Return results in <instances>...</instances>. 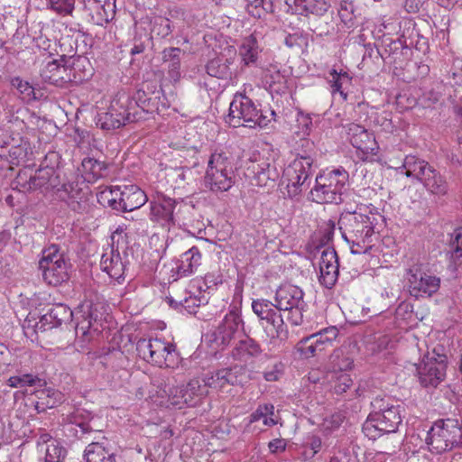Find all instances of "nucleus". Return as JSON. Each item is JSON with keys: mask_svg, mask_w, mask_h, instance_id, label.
I'll list each match as a JSON object with an SVG mask.
<instances>
[{"mask_svg": "<svg viewBox=\"0 0 462 462\" xmlns=\"http://www.w3.org/2000/svg\"><path fill=\"white\" fill-rule=\"evenodd\" d=\"M377 223L376 215L361 213H346L339 219V229L342 237L348 244L361 246V244H370L374 227Z\"/></svg>", "mask_w": 462, "mask_h": 462, "instance_id": "nucleus-1", "label": "nucleus"}, {"mask_svg": "<svg viewBox=\"0 0 462 462\" xmlns=\"http://www.w3.org/2000/svg\"><path fill=\"white\" fill-rule=\"evenodd\" d=\"M348 180V173L343 168L323 172L316 177V185L310 190L312 201L324 204L342 202V193Z\"/></svg>", "mask_w": 462, "mask_h": 462, "instance_id": "nucleus-2", "label": "nucleus"}, {"mask_svg": "<svg viewBox=\"0 0 462 462\" xmlns=\"http://www.w3.org/2000/svg\"><path fill=\"white\" fill-rule=\"evenodd\" d=\"M39 261V270L43 281L51 286H58L69 279L71 264L65 252L58 245L52 244L42 250Z\"/></svg>", "mask_w": 462, "mask_h": 462, "instance_id": "nucleus-3", "label": "nucleus"}, {"mask_svg": "<svg viewBox=\"0 0 462 462\" xmlns=\"http://www.w3.org/2000/svg\"><path fill=\"white\" fill-rule=\"evenodd\" d=\"M235 177L229 157L224 152H213L204 177L205 186L213 192L227 191L235 184Z\"/></svg>", "mask_w": 462, "mask_h": 462, "instance_id": "nucleus-4", "label": "nucleus"}, {"mask_svg": "<svg viewBox=\"0 0 462 462\" xmlns=\"http://www.w3.org/2000/svg\"><path fill=\"white\" fill-rule=\"evenodd\" d=\"M226 122L233 127L255 125L264 126L268 120L257 108L251 98L242 93H236L229 106Z\"/></svg>", "mask_w": 462, "mask_h": 462, "instance_id": "nucleus-5", "label": "nucleus"}, {"mask_svg": "<svg viewBox=\"0 0 462 462\" xmlns=\"http://www.w3.org/2000/svg\"><path fill=\"white\" fill-rule=\"evenodd\" d=\"M140 358L159 367H173L179 360L176 346L159 338H141L136 343Z\"/></svg>", "mask_w": 462, "mask_h": 462, "instance_id": "nucleus-6", "label": "nucleus"}, {"mask_svg": "<svg viewBox=\"0 0 462 462\" xmlns=\"http://www.w3.org/2000/svg\"><path fill=\"white\" fill-rule=\"evenodd\" d=\"M426 440L436 453L450 450L462 443V424L454 419L439 420L431 426Z\"/></svg>", "mask_w": 462, "mask_h": 462, "instance_id": "nucleus-7", "label": "nucleus"}, {"mask_svg": "<svg viewBox=\"0 0 462 462\" xmlns=\"http://www.w3.org/2000/svg\"><path fill=\"white\" fill-rule=\"evenodd\" d=\"M252 310L259 319L260 326L271 338L283 340L287 337V327L282 311L268 300L257 299L252 302Z\"/></svg>", "mask_w": 462, "mask_h": 462, "instance_id": "nucleus-8", "label": "nucleus"}, {"mask_svg": "<svg viewBox=\"0 0 462 462\" xmlns=\"http://www.w3.org/2000/svg\"><path fill=\"white\" fill-rule=\"evenodd\" d=\"M313 159L309 155L296 157L284 170L281 178L282 185L288 189L290 196H297L302 188H308L313 173Z\"/></svg>", "mask_w": 462, "mask_h": 462, "instance_id": "nucleus-9", "label": "nucleus"}, {"mask_svg": "<svg viewBox=\"0 0 462 462\" xmlns=\"http://www.w3.org/2000/svg\"><path fill=\"white\" fill-rule=\"evenodd\" d=\"M402 422L401 408L391 404L383 412H371L363 425V432L370 439H376L382 433H393Z\"/></svg>", "mask_w": 462, "mask_h": 462, "instance_id": "nucleus-10", "label": "nucleus"}, {"mask_svg": "<svg viewBox=\"0 0 462 462\" xmlns=\"http://www.w3.org/2000/svg\"><path fill=\"white\" fill-rule=\"evenodd\" d=\"M24 172H19L16 182L24 191L41 190L42 192L56 189L61 191L60 176L53 167L41 168L33 176L26 180Z\"/></svg>", "mask_w": 462, "mask_h": 462, "instance_id": "nucleus-11", "label": "nucleus"}, {"mask_svg": "<svg viewBox=\"0 0 462 462\" xmlns=\"http://www.w3.org/2000/svg\"><path fill=\"white\" fill-rule=\"evenodd\" d=\"M189 208L183 200H176L161 195L156 200L151 202V219L160 223L162 226H170L175 223V215L178 216Z\"/></svg>", "mask_w": 462, "mask_h": 462, "instance_id": "nucleus-12", "label": "nucleus"}, {"mask_svg": "<svg viewBox=\"0 0 462 462\" xmlns=\"http://www.w3.org/2000/svg\"><path fill=\"white\" fill-rule=\"evenodd\" d=\"M136 112L127 109L122 96L114 99L107 112L98 115L97 125L104 130H115L136 122Z\"/></svg>", "mask_w": 462, "mask_h": 462, "instance_id": "nucleus-13", "label": "nucleus"}, {"mask_svg": "<svg viewBox=\"0 0 462 462\" xmlns=\"http://www.w3.org/2000/svg\"><path fill=\"white\" fill-rule=\"evenodd\" d=\"M208 385L205 383V377L200 382L198 379L190 380L187 384L170 390L171 404H186L190 407L197 406L208 394Z\"/></svg>", "mask_w": 462, "mask_h": 462, "instance_id": "nucleus-14", "label": "nucleus"}, {"mask_svg": "<svg viewBox=\"0 0 462 462\" xmlns=\"http://www.w3.org/2000/svg\"><path fill=\"white\" fill-rule=\"evenodd\" d=\"M245 383V367L235 365L224 367L213 372L210 375H205V383L209 388L228 392L232 386L243 385Z\"/></svg>", "mask_w": 462, "mask_h": 462, "instance_id": "nucleus-15", "label": "nucleus"}, {"mask_svg": "<svg viewBox=\"0 0 462 462\" xmlns=\"http://www.w3.org/2000/svg\"><path fill=\"white\" fill-rule=\"evenodd\" d=\"M75 61L83 63L87 61V59L79 56L77 60H73L71 62L69 60L64 65H60L56 60L48 61L41 70L42 80L54 86H63L65 83L76 79L75 75L72 74V71L75 70Z\"/></svg>", "mask_w": 462, "mask_h": 462, "instance_id": "nucleus-16", "label": "nucleus"}, {"mask_svg": "<svg viewBox=\"0 0 462 462\" xmlns=\"http://www.w3.org/2000/svg\"><path fill=\"white\" fill-rule=\"evenodd\" d=\"M446 356L430 357L417 367L419 381L423 387H437L446 377Z\"/></svg>", "mask_w": 462, "mask_h": 462, "instance_id": "nucleus-17", "label": "nucleus"}, {"mask_svg": "<svg viewBox=\"0 0 462 462\" xmlns=\"http://www.w3.org/2000/svg\"><path fill=\"white\" fill-rule=\"evenodd\" d=\"M344 128L351 144L360 150L364 155L367 157L377 153L378 145L375 139L364 126L350 123L345 125Z\"/></svg>", "mask_w": 462, "mask_h": 462, "instance_id": "nucleus-18", "label": "nucleus"}, {"mask_svg": "<svg viewBox=\"0 0 462 462\" xmlns=\"http://www.w3.org/2000/svg\"><path fill=\"white\" fill-rule=\"evenodd\" d=\"M243 328L244 322L240 314L231 310L215 330L214 341L217 345L226 346Z\"/></svg>", "mask_w": 462, "mask_h": 462, "instance_id": "nucleus-19", "label": "nucleus"}, {"mask_svg": "<svg viewBox=\"0 0 462 462\" xmlns=\"http://www.w3.org/2000/svg\"><path fill=\"white\" fill-rule=\"evenodd\" d=\"M127 109L132 112H136V122L146 120L149 116L154 114L158 110V98L153 97L143 90H137L134 96L130 98L126 96H122Z\"/></svg>", "mask_w": 462, "mask_h": 462, "instance_id": "nucleus-20", "label": "nucleus"}, {"mask_svg": "<svg viewBox=\"0 0 462 462\" xmlns=\"http://www.w3.org/2000/svg\"><path fill=\"white\" fill-rule=\"evenodd\" d=\"M408 282L411 295L415 298L424 295L430 297L439 289L440 280L421 272L412 273L410 271Z\"/></svg>", "mask_w": 462, "mask_h": 462, "instance_id": "nucleus-21", "label": "nucleus"}, {"mask_svg": "<svg viewBox=\"0 0 462 462\" xmlns=\"http://www.w3.org/2000/svg\"><path fill=\"white\" fill-rule=\"evenodd\" d=\"M319 282L326 288L331 289L339 273V264L337 252L333 248L324 249L319 263Z\"/></svg>", "mask_w": 462, "mask_h": 462, "instance_id": "nucleus-22", "label": "nucleus"}, {"mask_svg": "<svg viewBox=\"0 0 462 462\" xmlns=\"http://www.w3.org/2000/svg\"><path fill=\"white\" fill-rule=\"evenodd\" d=\"M302 290L292 284L281 285L275 293V302L279 310L286 313L287 309L292 307L306 306Z\"/></svg>", "mask_w": 462, "mask_h": 462, "instance_id": "nucleus-23", "label": "nucleus"}, {"mask_svg": "<svg viewBox=\"0 0 462 462\" xmlns=\"http://www.w3.org/2000/svg\"><path fill=\"white\" fill-rule=\"evenodd\" d=\"M247 171L253 174L255 184L260 187L273 188L280 178V171L276 166L263 159L253 162L247 167Z\"/></svg>", "mask_w": 462, "mask_h": 462, "instance_id": "nucleus-24", "label": "nucleus"}, {"mask_svg": "<svg viewBox=\"0 0 462 462\" xmlns=\"http://www.w3.org/2000/svg\"><path fill=\"white\" fill-rule=\"evenodd\" d=\"M100 266L112 279L119 281L124 277L126 262L121 257L118 250L112 246L109 252L102 254Z\"/></svg>", "mask_w": 462, "mask_h": 462, "instance_id": "nucleus-25", "label": "nucleus"}, {"mask_svg": "<svg viewBox=\"0 0 462 462\" xmlns=\"http://www.w3.org/2000/svg\"><path fill=\"white\" fill-rule=\"evenodd\" d=\"M147 201L145 193L135 185H125L123 187V197L117 202L118 211L131 212L140 208Z\"/></svg>", "mask_w": 462, "mask_h": 462, "instance_id": "nucleus-26", "label": "nucleus"}, {"mask_svg": "<svg viewBox=\"0 0 462 462\" xmlns=\"http://www.w3.org/2000/svg\"><path fill=\"white\" fill-rule=\"evenodd\" d=\"M185 51L178 47L165 48L162 51V60L169 77L178 81L181 77V59Z\"/></svg>", "mask_w": 462, "mask_h": 462, "instance_id": "nucleus-27", "label": "nucleus"}, {"mask_svg": "<svg viewBox=\"0 0 462 462\" xmlns=\"http://www.w3.org/2000/svg\"><path fill=\"white\" fill-rule=\"evenodd\" d=\"M262 353V347L258 342L250 337L241 339L231 351L234 360L247 362L251 358L257 357Z\"/></svg>", "mask_w": 462, "mask_h": 462, "instance_id": "nucleus-28", "label": "nucleus"}, {"mask_svg": "<svg viewBox=\"0 0 462 462\" xmlns=\"http://www.w3.org/2000/svg\"><path fill=\"white\" fill-rule=\"evenodd\" d=\"M263 82L272 93L282 94L288 88L287 79L276 65H270L263 70Z\"/></svg>", "mask_w": 462, "mask_h": 462, "instance_id": "nucleus-29", "label": "nucleus"}, {"mask_svg": "<svg viewBox=\"0 0 462 462\" xmlns=\"http://www.w3.org/2000/svg\"><path fill=\"white\" fill-rule=\"evenodd\" d=\"M201 263V254L196 246L183 253L177 266L180 276H188L193 273Z\"/></svg>", "mask_w": 462, "mask_h": 462, "instance_id": "nucleus-30", "label": "nucleus"}, {"mask_svg": "<svg viewBox=\"0 0 462 462\" xmlns=\"http://www.w3.org/2000/svg\"><path fill=\"white\" fill-rule=\"evenodd\" d=\"M426 173L427 174L420 180L424 187L432 194L445 195L448 189V185L445 178L432 166Z\"/></svg>", "mask_w": 462, "mask_h": 462, "instance_id": "nucleus-31", "label": "nucleus"}, {"mask_svg": "<svg viewBox=\"0 0 462 462\" xmlns=\"http://www.w3.org/2000/svg\"><path fill=\"white\" fill-rule=\"evenodd\" d=\"M402 167L407 177H412L420 181L431 166L426 161L410 154L404 158Z\"/></svg>", "mask_w": 462, "mask_h": 462, "instance_id": "nucleus-32", "label": "nucleus"}, {"mask_svg": "<svg viewBox=\"0 0 462 462\" xmlns=\"http://www.w3.org/2000/svg\"><path fill=\"white\" fill-rule=\"evenodd\" d=\"M233 61L225 55H219L210 60L207 66V72L209 76L217 79H227L232 75L231 64Z\"/></svg>", "mask_w": 462, "mask_h": 462, "instance_id": "nucleus-33", "label": "nucleus"}, {"mask_svg": "<svg viewBox=\"0 0 462 462\" xmlns=\"http://www.w3.org/2000/svg\"><path fill=\"white\" fill-rule=\"evenodd\" d=\"M79 308L83 313V320L78 322L76 329L81 330L85 335L87 330L93 326L94 322L101 319L102 314L98 311L97 305L93 304L92 301H86Z\"/></svg>", "mask_w": 462, "mask_h": 462, "instance_id": "nucleus-34", "label": "nucleus"}, {"mask_svg": "<svg viewBox=\"0 0 462 462\" xmlns=\"http://www.w3.org/2000/svg\"><path fill=\"white\" fill-rule=\"evenodd\" d=\"M87 462H116V455L98 442L88 444L84 451Z\"/></svg>", "mask_w": 462, "mask_h": 462, "instance_id": "nucleus-35", "label": "nucleus"}, {"mask_svg": "<svg viewBox=\"0 0 462 462\" xmlns=\"http://www.w3.org/2000/svg\"><path fill=\"white\" fill-rule=\"evenodd\" d=\"M311 31L318 36H328L334 32L335 23L332 14L316 15L309 21Z\"/></svg>", "mask_w": 462, "mask_h": 462, "instance_id": "nucleus-36", "label": "nucleus"}, {"mask_svg": "<svg viewBox=\"0 0 462 462\" xmlns=\"http://www.w3.org/2000/svg\"><path fill=\"white\" fill-rule=\"evenodd\" d=\"M61 191L64 193L63 195H60V198L66 201L69 208L76 212H82L87 208V199L82 196H79V190L75 191L72 189V185L69 183H63L61 185Z\"/></svg>", "mask_w": 462, "mask_h": 462, "instance_id": "nucleus-37", "label": "nucleus"}, {"mask_svg": "<svg viewBox=\"0 0 462 462\" xmlns=\"http://www.w3.org/2000/svg\"><path fill=\"white\" fill-rule=\"evenodd\" d=\"M296 9L301 14L320 15L325 14L330 5L326 0H294Z\"/></svg>", "mask_w": 462, "mask_h": 462, "instance_id": "nucleus-38", "label": "nucleus"}, {"mask_svg": "<svg viewBox=\"0 0 462 462\" xmlns=\"http://www.w3.org/2000/svg\"><path fill=\"white\" fill-rule=\"evenodd\" d=\"M260 52L256 37L253 34L246 37L239 49V54L245 65L255 63Z\"/></svg>", "mask_w": 462, "mask_h": 462, "instance_id": "nucleus-39", "label": "nucleus"}, {"mask_svg": "<svg viewBox=\"0 0 462 462\" xmlns=\"http://www.w3.org/2000/svg\"><path fill=\"white\" fill-rule=\"evenodd\" d=\"M329 360L334 371H347L352 369L354 365V359L349 355L346 346L335 349Z\"/></svg>", "mask_w": 462, "mask_h": 462, "instance_id": "nucleus-40", "label": "nucleus"}, {"mask_svg": "<svg viewBox=\"0 0 462 462\" xmlns=\"http://www.w3.org/2000/svg\"><path fill=\"white\" fill-rule=\"evenodd\" d=\"M351 78L346 72H337L336 69H332L329 72L328 84L331 88L332 95L339 93L343 100H346L347 94L345 92V87L349 85Z\"/></svg>", "mask_w": 462, "mask_h": 462, "instance_id": "nucleus-41", "label": "nucleus"}, {"mask_svg": "<svg viewBox=\"0 0 462 462\" xmlns=\"http://www.w3.org/2000/svg\"><path fill=\"white\" fill-rule=\"evenodd\" d=\"M174 26L171 21L163 16H155L151 20V34L165 39L172 32Z\"/></svg>", "mask_w": 462, "mask_h": 462, "instance_id": "nucleus-42", "label": "nucleus"}, {"mask_svg": "<svg viewBox=\"0 0 462 462\" xmlns=\"http://www.w3.org/2000/svg\"><path fill=\"white\" fill-rule=\"evenodd\" d=\"M337 14L341 23L346 28L355 26L356 15L353 0H339Z\"/></svg>", "mask_w": 462, "mask_h": 462, "instance_id": "nucleus-43", "label": "nucleus"}, {"mask_svg": "<svg viewBox=\"0 0 462 462\" xmlns=\"http://www.w3.org/2000/svg\"><path fill=\"white\" fill-rule=\"evenodd\" d=\"M81 166L83 171L86 174H90L93 180L106 176L107 165L104 162L87 157L82 161Z\"/></svg>", "mask_w": 462, "mask_h": 462, "instance_id": "nucleus-44", "label": "nucleus"}, {"mask_svg": "<svg viewBox=\"0 0 462 462\" xmlns=\"http://www.w3.org/2000/svg\"><path fill=\"white\" fill-rule=\"evenodd\" d=\"M274 414V406L273 404L259 405L257 409L251 414L250 422H255L263 420L266 426H273L276 421L273 419Z\"/></svg>", "mask_w": 462, "mask_h": 462, "instance_id": "nucleus-45", "label": "nucleus"}, {"mask_svg": "<svg viewBox=\"0 0 462 462\" xmlns=\"http://www.w3.org/2000/svg\"><path fill=\"white\" fill-rule=\"evenodd\" d=\"M7 382L8 385L13 388L43 385V381L37 375H33L32 374H24L22 375L11 376Z\"/></svg>", "mask_w": 462, "mask_h": 462, "instance_id": "nucleus-46", "label": "nucleus"}, {"mask_svg": "<svg viewBox=\"0 0 462 462\" xmlns=\"http://www.w3.org/2000/svg\"><path fill=\"white\" fill-rule=\"evenodd\" d=\"M48 312L50 313V319L54 321V326L57 327L71 320L73 316L72 310L64 304H56Z\"/></svg>", "mask_w": 462, "mask_h": 462, "instance_id": "nucleus-47", "label": "nucleus"}, {"mask_svg": "<svg viewBox=\"0 0 462 462\" xmlns=\"http://www.w3.org/2000/svg\"><path fill=\"white\" fill-rule=\"evenodd\" d=\"M90 419L91 414L88 411L83 409H76L69 415V420L72 424L79 427L82 434H86L92 430V428L89 425Z\"/></svg>", "mask_w": 462, "mask_h": 462, "instance_id": "nucleus-48", "label": "nucleus"}, {"mask_svg": "<svg viewBox=\"0 0 462 462\" xmlns=\"http://www.w3.org/2000/svg\"><path fill=\"white\" fill-rule=\"evenodd\" d=\"M295 354L299 358L308 359L317 356L319 353L310 338V336L301 338L294 347Z\"/></svg>", "mask_w": 462, "mask_h": 462, "instance_id": "nucleus-49", "label": "nucleus"}, {"mask_svg": "<svg viewBox=\"0 0 462 462\" xmlns=\"http://www.w3.org/2000/svg\"><path fill=\"white\" fill-rule=\"evenodd\" d=\"M48 6L60 15H72L76 0H46Z\"/></svg>", "mask_w": 462, "mask_h": 462, "instance_id": "nucleus-50", "label": "nucleus"}, {"mask_svg": "<svg viewBox=\"0 0 462 462\" xmlns=\"http://www.w3.org/2000/svg\"><path fill=\"white\" fill-rule=\"evenodd\" d=\"M102 199L106 200L107 205L115 210L118 211L117 202L121 201L123 197V188L120 186L111 187L101 194Z\"/></svg>", "mask_w": 462, "mask_h": 462, "instance_id": "nucleus-51", "label": "nucleus"}, {"mask_svg": "<svg viewBox=\"0 0 462 462\" xmlns=\"http://www.w3.org/2000/svg\"><path fill=\"white\" fill-rule=\"evenodd\" d=\"M39 399L47 408H53L62 402V394L53 389H44L41 392Z\"/></svg>", "mask_w": 462, "mask_h": 462, "instance_id": "nucleus-52", "label": "nucleus"}, {"mask_svg": "<svg viewBox=\"0 0 462 462\" xmlns=\"http://www.w3.org/2000/svg\"><path fill=\"white\" fill-rule=\"evenodd\" d=\"M67 456V450L58 444L51 442L46 448L45 462H62Z\"/></svg>", "mask_w": 462, "mask_h": 462, "instance_id": "nucleus-53", "label": "nucleus"}, {"mask_svg": "<svg viewBox=\"0 0 462 462\" xmlns=\"http://www.w3.org/2000/svg\"><path fill=\"white\" fill-rule=\"evenodd\" d=\"M310 336L318 338L319 340L325 341V343H328V344L332 345L333 341L338 336V329L337 327L331 326V327L323 328L317 333H313Z\"/></svg>", "mask_w": 462, "mask_h": 462, "instance_id": "nucleus-54", "label": "nucleus"}, {"mask_svg": "<svg viewBox=\"0 0 462 462\" xmlns=\"http://www.w3.org/2000/svg\"><path fill=\"white\" fill-rule=\"evenodd\" d=\"M12 86L15 88L21 94L24 95V97L30 99L34 97V88L30 85L29 82L23 81L20 78H14L12 79Z\"/></svg>", "mask_w": 462, "mask_h": 462, "instance_id": "nucleus-55", "label": "nucleus"}, {"mask_svg": "<svg viewBox=\"0 0 462 462\" xmlns=\"http://www.w3.org/2000/svg\"><path fill=\"white\" fill-rule=\"evenodd\" d=\"M306 306H299L292 307L291 309H287L286 313H283V318L286 317L287 320L290 321L292 325L298 326L302 323L303 320V310Z\"/></svg>", "mask_w": 462, "mask_h": 462, "instance_id": "nucleus-56", "label": "nucleus"}, {"mask_svg": "<svg viewBox=\"0 0 462 462\" xmlns=\"http://www.w3.org/2000/svg\"><path fill=\"white\" fill-rule=\"evenodd\" d=\"M448 254H450L455 260L462 257V232L457 233L455 238L451 240Z\"/></svg>", "mask_w": 462, "mask_h": 462, "instance_id": "nucleus-57", "label": "nucleus"}, {"mask_svg": "<svg viewBox=\"0 0 462 462\" xmlns=\"http://www.w3.org/2000/svg\"><path fill=\"white\" fill-rule=\"evenodd\" d=\"M353 381L350 378L349 374H342L337 378V382L335 384V392L337 394H342L346 393L350 386L352 385Z\"/></svg>", "mask_w": 462, "mask_h": 462, "instance_id": "nucleus-58", "label": "nucleus"}, {"mask_svg": "<svg viewBox=\"0 0 462 462\" xmlns=\"http://www.w3.org/2000/svg\"><path fill=\"white\" fill-rule=\"evenodd\" d=\"M282 364L275 363L272 368L268 371L263 372V378L267 382H276L282 373Z\"/></svg>", "mask_w": 462, "mask_h": 462, "instance_id": "nucleus-59", "label": "nucleus"}, {"mask_svg": "<svg viewBox=\"0 0 462 462\" xmlns=\"http://www.w3.org/2000/svg\"><path fill=\"white\" fill-rule=\"evenodd\" d=\"M53 328H57V326H54V321H52L51 319H50V313L47 312L44 314L38 322L35 324V330L37 332H44L49 329H51Z\"/></svg>", "mask_w": 462, "mask_h": 462, "instance_id": "nucleus-60", "label": "nucleus"}, {"mask_svg": "<svg viewBox=\"0 0 462 462\" xmlns=\"http://www.w3.org/2000/svg\"><path fill=\"white\" fill-rule=\"evenodd\" d=\"M371 404L374 409L373 412H383L384 411H387V407H391L388 400L379 396L375 397Z\"/></svg>", "mask_w": 462, "mask_h": 462, "instance_id": "nucleus-61", "label": "nucleus"}, {"mask_svg": "<svg viewBox=\"0 0 462 462\" xmlns=\"http://www.w3.org/2000/svg\"><path fill=\"white\" fill-rule=\"evenodd\" d=\"M307 446L310 448L311 454L310 457H313L317 453H319L322 447L321 439L318 436H311L309 439Z\"/></svg>", "mask_w": 462, "mask_h": 462, "instance_id": "nucleus-62", "label": "nucleus"}, {"mask_svg": "<svg viewBox=\"0 0 462 462\" xmlns=\"http://www.w3.org/2000/svg\"><path fill=\"white\" fill-rule=\"evenodd\" d=\"M268 447L271 453L276 454L285 450L286 442L282 439H275L269 442Z\"/></svg>", "mask_w": 462, "mask_h": 462, "instance_id": "nucleus-63", "label": "nucleus"}, {"mask_svg": "<svg viewBox=\"0 0 462 462\" xmlns=\"http://www.w3.org/2000/svg\"><path fill=\"white\" fill-rule=\"evenodd\" d=\"M426 0H405L404 8L408 13H417Z\"/></svg>", "mask_w": 462, "mask_h": 462, "instance_id": "nucleus-64", "label": "nucleus"}]
</instances>
